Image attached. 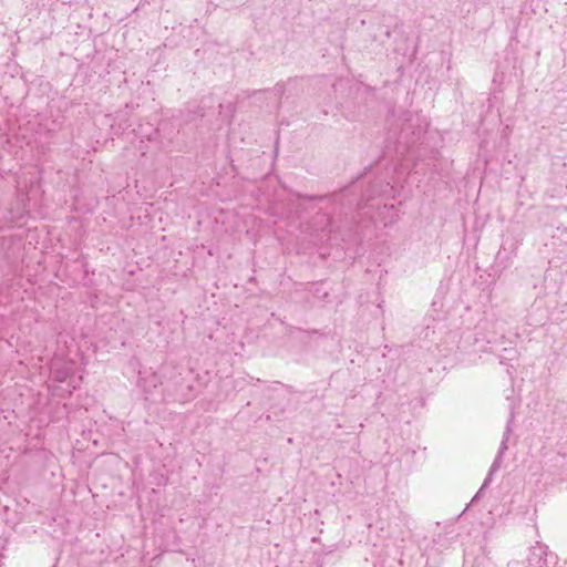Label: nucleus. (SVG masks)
Listing matches in <instances>:
<instances>
[{
    "instance_id": "obj_1",
    "label": "nucleus",
    "mask_w": 567,
    "mask_h": 567,
    "mask_svg": "<svg viewBox=\"0 0 567 567\" xmlns=\"http://www.w3.org/2000/svg\"><path fill=\"white\" fill-rule=\"evenodd\" d=\"M161 383L159 377L151 371L140 372L138 385L146 392L151 393Z\"/></svg>"
},
{
    "instance_id": "obj_2",
    "label": "nucleus",
    "mask_w": 567,
    "mask_h": 567,
    "mask_svg": "<svg viewBox=\"0 0 567 567\" xmlns=\"http://www.w3.org/2000/svg\"><path fill=\"white\" fill-rule=\"evenodd\" d=\"M506 440H507V437H504V440L502 441V444H501V447H499V452H498L497 458L495 460V462H494V463H493V465H492V468H491L489 475H492V473H493L494 471H496V468L498 467V461H499V458L502 457V454L504 453V451L507 449Z\"/></svg>"
}]
</instances>
